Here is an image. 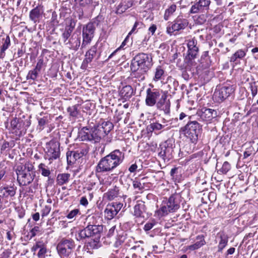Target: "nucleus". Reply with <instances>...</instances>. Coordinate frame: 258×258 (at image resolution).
Returning <instances> with one entry per match:
<instances>
[{"instance_id":"20","label":"nucleus","mask_w":258,"mask_h":258,"mask_svg":"<svg viewBox=\"0 0 258 258\" xmlns=\"http://www.w3.org/2000/svg\"><path fill=\"white\" fill-rule=\"evenodd\" d=\"M80 37L76 33H73L64 44L70 49L77 51L80 46Z\"/></svg>"},{"instance_id":"13","label":"nucleus","mask_w":258,"mask_h":258,"mask_svg":"<svg viewBox=\"0 0 258 258\" xmlns=\"http://www.w3.org/2000/svg\"><path fill=\"white\" fill-rule=\"evenodd\" d=\"M163 93L162 90L157 89H147L145 100L146 105L149 106H154Z\"/></svg>"},{"instance_id":"25","label":"nucleus","mask_w":258,"mask_h":258,"mask_svg":"<svg viewBox=\"0 0 258 258\" xmlns=\"http://www.w3.org/2000/svg\"><path fill=\"white\" fill-rule=\"evenodd\" d=\"M38 250L37 256L39 258H44L47 252V249L45 245L42 242H37L32 247V251L35 252Z\"/></svg>"},{"instance_id":"32","label":"nucleus","mask_w":258,"mask_h":258,"mask_svg":"<svg viewBox=\"0 0 258 258\" xmlns=\"http://www.w3.org/2000/svg\"><path fill=\"white\" fill-rule=\"evenodd\" d=\"M71 175L69 173L58 174L56 177V182L59 185H62L68 183Z\"/></svg>"},{"instance_id":"42","label":"nucleus","mask_w":258,"mask_h":258,"mask_svg":"<svg viewBox=\"0 0 258 258\" xmlns=\"http://www.w3.org/2000/svg\"><path fill=\"white\" fill-rule=\"evenodd\" d=\"M38 74L39 72L35 70V69L30 70L29 71L26 76V79L27 80L31 79L33 81H35L37 78Z\"/></svg>"},{"instance_id":"40","label":"nucleus","mask_w":258,"mask_h":258,"mask_svg":"<svg viewBox=\"0 0 258 258\" xmlns=\"http://www.w3.org/2000/svg\"><path fill=\"white\" fill-rule=\"evenodd\" d=\"M38 168L41 171V174L45 177H48L50 174V171L49 168L43 163H40L38 166Z\"/></svg>"},{"instance_id":"2","label":"nucleus","mask_w":258,"mask_h":258,"mask_svg":"<svg viewBox=\"0 0 258 258\" xmlns=\"http://www.w3.org/2000/svg\"><path fill=\"white\" fill-rule=\"evenodd\" d=\"M33 168L32 165L26 164L17 167V180L20 186H26L33 181L35 174L32 171Z\"/></svg>"},{"instance_id":"47","label":"nucleus","mask_w":258,"mask_h":258,"mask_svg":"<svg viewBox=\"0 0 258 258\" xmlns=\"http://www.w3.org/2000/svg\"><path fill=\"white\" fill-rule=\"evenodd\" d=\"M230 164L227 161H225L223 164L221 168H220L218 171L222 174H226L230 169Z\"/></svg>"},{"instance_id":"14","label":"nucleus","mask_w":258,"mask_h":258,"mask_svg":"<svg viewBox=\"0 0 258 258\" xmlns=\"http://www.w3.org/2000/svg\"><path fill=\"white\" fill-rule=\"evenodd\" d=\"M235 87L234 85L224 86L214 92V96L217 101H222L234 93Z\"/></svg>"},{"instance_id":"45","label":"nucleus","mask_w":258,"mask_h":258,"mask_svg":"<svg viewBox=\"0 0 258 258\" xmlns=\"http://www.w3.org/2000/svg\"><path fill=\"white\" fill-rule=\"evenodd\" d=\"M72 32L71 30L65 28L64 31L62 34V38L64 44L69 40V38L71 37Z\"/></svg>"},{"instance_id":"15","label":"nucleus","mask_w":258,"mask_h":258,"mask_svg":"<svg viewBox=\"0 0 258 258\" xmlns=\"http://www.w3.org/2000/svg\"><path fill=\"white\" fill-rule=\"evenodd\" d=\"M95 27L93 23H89L83 29V42L82 47L89 44L94 37Z\"/></svg>"},{"instance_id":"55","label":"nucleus","mask_w":258,"mask_h":258,"mask_svg":"<svg viewBox=\"0 0 258 258\" xmlns=\"http://www.w3.org/2000/svg\"><path fill=\"white\" fill-rule=\"evenodd\" d=\"M51 211V207L49 206H45L42 210L41 215L42 216L45 217L47 216Z\"/></svg>"},{"instance_id":"28","label":"nucleus","mask_w":258,"mask_h":258,"mask_svg":"<svg viewBox=\"0 0 258 258\" xmlns=\"http://www.w3.org/2000/svg\"><path fill=\"white\" fill-rule=\"evenodd\" d=\"M119 94L124 99H129L134 94L133 89L130 85H126L122 88Z\"/></svg>"},{"instance_id":"10","label":"nucleus","mask_w":258,"mask_h":258,"mask_svg":"<svg viewBox=\"0 0 258 258\" xmlns=\"http://www.w3.org/2000/svg\"><path fill=\"white\" fill-rule=\"evenodd\" d=\"M60 155L59 143L51 140L46 144V156L49 160L56 159Z\"/></svg>"},{"instance_id":"33","label":"nucleus","mask_w":258,"mask_h":258,"mask_svg":"<svg viewBox=\"0 0 258 258\" xmlns=\"http://www.w3.org/2000/svg\"><path fill=\"white\" fill-rule=\"evenodd\" d=\"M105 215L108 219H112L113 217L117 215V212L115 211V209L113 208L112 205L108 204L105 211H104Z\"/></svg>"},{"instance_id":"62","label":"nucleus","mask_w":258,"mask_h":258,"mask_svg":"<svg viewBox=\"0 0 258 258\" xmlns=\"http://www.w3.org/2000/svg\"><path fill=\"white\" fill-rule=\"evenodd\" d=\"M133 186L135 188H139L140 189L143 188L142 183L138 181H134L133 182Z\"/></svg>"},{"instance_id":"39","label":"nucleus","mask_w":258,"mask_h":258,"mask_svg":"<svg viewBox=\"0 0 258 258\" xmlns=\"http://www.w3.org/2000/svg\"><path fill=\"white\" fill-rule=\"evenodd\" d=\"M100 237L92 238L90 241L88 243V246H90L92 249H96L99 247V243Z\"/></svg>"},{"instance_id":"52","label":"nucleus","mask_w":258,"mask_h":258,"mask_svg":"<svg viewBox=\"0 0 258 258\" xmlns=\"http://www.w3.org/2000/svg\"><path fill=\"white\" fill-rule=\"evenodd\" d=\"M92 0H74L76 4L81 7H86L91 4Z\"/></svg>"},{"instance_id":"56","label":"nucleus","mask_w":258,"mask_h":258,"mask_svg":"<svg viewBox=\"0 0 258 258\" xmlns=\"http://www.w3.org/2000/svg\"><path fill=\"white\" fill-rule=\"evenodd\" d=\"M110 205H112L113 206V208H114L115 209V211H116L117 213H118V212L120 210L123 205L122 204L117 202L113 203Z\"/></svg>"},{"instance_id":"35","label":"nucleus","mask_w":258,"mask_h":258,"mask_svg":"<svg viewBox=\"0 0 258 258\" xmlns=\"http://www.w3.org/2000/svg\"><path fill=\"white\" fill-rule=\"evenodd\" d=\"M246 55V51L242 49H239L236 51L230 57L231 62H235L237 59H242Z\"/></svg>"},{"instance_id":"19","label":"nucleus","mask_w":258,"mask_h":258,"mask_svg":"<svg viewBox=\"0 0 258 258\" xmlns=\"http://www.w3.org/2000/svg\"><path fill=\"white\" fill-rule=\"evenodd\" d=\"M158 109L163 110L165 114L170 112V103L167 99V95L164 93L155 104Z\"/></svg>"},{"instance_id":"51","label":"nucleus","mask_w":258,"mask_h":258,"mask_svg":"<svg viewBox=\"0 0 258 258\" xmlns=\"http://www.w3.org/2000/svg\"><path fill=\"white\" fill-rule=\"evenodd\" d=\"M156 224V222L154 220H152L148 222L145 225L144 229L146 231L150 230Z\"/></svg>"},{"instance_id":"64","label":"nucleus","mask_w":258,"mask_h":258,"mask_svg":"<svg viewBox=\"0 0 258 258\" xmlns=\"http://www.w3.org/2000/svg\"><path fill=\"white\" fill-rule=\"evenodd\" d=\"M80 204L85 206H87L88 204V200L86 198V197H83L81 198Z\"/></svg>"},{"instance_id":"58","label":"nucleus","mask_w":258,"mask_h":258,"mask_svg":"<svg viewBox=\"0 0 258 258\" xmlns=\"http://www.w3.org/2000/svg\"><path fill=\"white\" fill-rule=\"evenodd\" d=\"M47 122V118L44 117L43 118H40L38 119V124L40 127L41 129L43 128V126Z\"/></svg>"},{"instance_id":"6","label":"nucleus","mask_w":258,"mask_h":258,"mask_svg":"<svg viewBox=\"0 0 258 258\" xmlns=\"http://www.w3.org/2000/svg\"><path fill=\"white\" fill-rule=\"evenodd\" d=\"M82 141H89L94 143H98L102 137L101 134L96 126L88 128L83 127L79 133Z\"/></svg>"},{"instance_id":"7","label":"nucleus","mask_w":258,"mask_h":258,"mask_svg":"<svg viewBox=\"0 0 258 258\" xmlns=\"http://www.w3.org/2000/svg\"><path fill=\"white\" fill-rule=\"evenodd\" d=\"M180 197L177 194L171 195L166 205L162 206L159 212L162 213V216L167 215L170 212H174L177 210L180 207Z\"/></svg>"},{"instance_id":"4","label":"nucleus","mask_w":258,"mask_h":258,"mask_svg":"<svg viewBox=\"0 0 258 258\" xmlns=\"http://www.w3.org/2000/svg\"><path fill=\"white\" fill-rule=\"evenodd\" d=\"M153 65L152 57L149 54L139 53L133 58L131 64V69L139 68L149 70Z\"/></svg>"},{"instance_id":"48","label":"nucleus","mask_w":258,"mask_h":258,"mask_svg":"<svg viewBox=\"0 0 258 258\" xmlns=\"http://www.w3.org/2000/svg\"><path fill=\"white\" fill-rule=\"evenodd\" d=\"M165 125H162L158 122H153L150 124V127L153 131H160L163 128Z\"/></svg>"},{"instance_id":"50","label":"nucleus","mask_w":258,"mask_h":258,"mask_svg":"<svg viewBox=\"0 0 258 258\" xmlns=\"http://www.w3.org/2000/svg\"><path fill=\"white\" fill-rule=\"evenodd\" d=\"M59 16H66L71 13V9L67 7H62L59 10Z\"/></svg>"},{"instance_id":"38","label":"nucleus","mask_w":258,"mask_h":258,"mask_svg":"<svg viewBox=\"0 0 258 258\" xmlns=\"http://www.w3.org/2000/svg\"><path fill=\"white\" fill-rule=\"evenodd\" d=\"M88 153V150L86 149H80L75 151H71V154L73 155V157L75 159H80L84 155L87 154Z\"/></svg>"},{"instance_id":"53","label":"nucleus","mask_w":258,"mask_h":258,"mask_svg":"<svg viewBox=\"0 0 258 258\" xmlns=\"http://www.w3.org/2000/svg\"><path fill=\"white\" fill-rule=\"evenodd\" d=\"M79 213V209H75L70 211L67 215V217L69 219H72L75 218Z\"/></svg>"},{"instance_id":"57","label":"nucleus","mask_w":258,"mask_h":258,"mask_svg":"<svg viewBox=\"0 0 258 258\" xmlns=\"http://www.w3.org/2000/svg\"><path fill=\"white\" fill-rule=\"evenodd\" d=\"M67 162L69 164H73L76 161V159H75L73 157V155H72L71 154V152L67 153Z\"/></svg>"},{"instance_id":"49","label":"nucleus","mask_w":258,"mask_h":258,"mask_svg":"<svg viewBox=\"0 0 258 258\" xmlns=\"http://www.w3.org/2000/svg\"><path fill=\"white\" fill-rule=\"evenodd\" d=\"M127 9H128L125 7V4L121 3L117 8L116 13L117 14H121Z\"/></svg>"},{"instance_id":"11","label":"nucleus","mask_w":258,"mask_h":258,"mask_svg":"<svg viewBox=\"0 0 258 258\" xmlns=\"http://www.w3.org/2000/svg\"><path fill=\"white\" fill-rule=\"evenodd\" d=\"M16 187L6 186L0 187V209L4 204L8 202L9 200L16 193Z\"/></svg>"},{"instance_id":"21","label":"nucleus","mask_w":258,"mask_h":258,"mask_svg":"<svg viewBox=\"0 0 258 258\" xmlns=\"http://www.w3.org/2000/svg\"><path fill=\"white\" fill-rule=\"evenodd\" d=\"M197 41L195 39H192L188 41V55L189 59L195 58L198 54L199 47L197 46Z\"/></svg>"},{"instance_id":"63","label":"nucleus","mask_w":258,"mask_h":258,"mask_svg":"<svg viewBox=\"0 0 258 258\" xmlns=\"http://www.w3.org/2000/svg\"><path fill=\"white\" fill-rule=\"evenodd\" d=\"M197 19H195V20L197 22L198 24H202L206 21V19L205 17H196Z\"/></svg>"},{"instance_id":"60","label":"nucleus","mask_w":258,"mask_h":258,"mask_svg":"<svg viewBox=\"0 0 258 258\" xmlns=\"http://www.w3.org/2000/svg\"><path fill=\"white\" fill-rule=\"evenodd\" d=\"M43 62V60L42 59L38 60L36 64V66L34 69H35L39 73L41 70Z\"/></svg>"},{"instance_id":"31","label":"nucleus","mask_w":258,"mask_h":258,"mask_svg":"<svg viewBox=\"0 0 258 258\" xmlns=\"http://www.w3.org/2000/svg\"><path fill=\"white\" fill-rule=\"evenodd\" d=\"M196 240L197 241L195 242V243L188 246V249L191 250L197 249L206 243L204 237L203 235H199L197 236Z\"/></svg>"},{"instance_id":"5","label":"nucleus","mask_w":258,"mask_h":258,"mask_svg":"<svg viewBox=\"0 0 258 258\" xmlns=\"http://www.w3.org/2000/svg\"><path fill=\"white\" fill-rule=\"evenodd\" d=\"M102 231V225L89 224L84 229L80 231L79 237L80 239L90 237H101V233Z\"/></svg>"},{"instance_id":"27","label":"nucleus","mask_w":258,"mask_h":258,"mask_svg":"<svg viewBox=\"0 0 258 258\" xmlns=\"http://www.w3.org/2000/svg\"><path fill=\"white\" fill-rule=\"evenodd\" d=\"M197 130H181V131L189 139L190 141L194 144L197 143L199 136L201 134V132H197Z\"/></svg>"},{"instance_id":"29","label":"nucleus","mask_w":258,"mask_h":258,"mask_svg":"<svg viewBox=\"0 0 258 258\" xmlns=\"http://www.w3.org/2000/svg\"><path fill=\"white\" fill-rule=\"evenodd\" d=\"M165 76V70L161 66H158L155 69L153 81L156 82L164 80Z\"/></svg>"},{"instance_id":"3","label":"nucleus","mask_w":258,"mask_h":258,"mask_svg":"<svg viewBox=\"0 0 258 258\" xmlns=\"http://www.w3.org/2000/svg\"><path fill=\"white\" fill-rule=\"evenodd\" d=\"M76 244L71 238H62L58 242L56 250L61 258H69L75 248Z\"/></svg>"},{"instance_id":"59","label":"nucleus","mask_w":258,"mask_h":258,"mask_svg":"<svg viewBox=\"0 0 258 258\" xmlns=\"http://www.w3.org/2000/svg\"><path fill=\"white\" fill-rule=\"evenodd\" d=\"M11 254V252L10 250H5L1 254L0 258H9Z\"/></svg>"},{"instance_id":"44","label":"nucleus","mask_w":258,"mask_h":258,"mask_svg":"<svg viewBox=\"0 0 258 258\" xmlns=\"http://www.w3.org/2000/svg\"><path fill=\"white\" fill-rule=\"evenodd\" d=\"M66 22L67 24V26L66 28L67 29H70L72 31H73L74 28L76 25L75 21L71 18H68L66 19Z\"/></svg>"},{"instance_id":"12","label":"nucleus","mask_w":258,"mask_h":258,"mask_svg":"<svg viewBox=\"0 0 258 258\" xmlns=\"http://www.w3.org/2000/svg\"><path fill=\"white\" fill-rule=\"evenodd\" d=\"M22 124L24 125L25 122H24L23 120L20 118L14 117L11 120V126L12 131H14L13 133H15L16 136L20 137L26 134L27 128L30 125V122L29 121H27L26 123L25 124V127L23 129L21 128V125Z\"/></svg>"},{"instance_id":"37","label":"nucleus","mask_w":258,"mask_h":258,"mask_svg":"<svg viewBox=\"0 0 258 258\" xmlns=\"http://www.w3.org/2000/svg\"><path fill=\"white\" fill-rule=\"evenodd\" d=\"M11 41L10 37L8 35H6L5 37L3 38L2 39V46H1V55H2L3 53H5V51L9 47L10 45Z\"/></svg>"},{"instance_id":"46","label":"nucleus","mask_w":258,"mask_h":258,"mask_svg":"<svg viewBox=\"0 0 258 258\" xmlns=\"http://www.w3.org/2000/svg\"><path fill=\"white\" fill-rule=\"evenodd\" d=\"M249 88L250 89L252 96H255L257 93V86L256 85V82H251L249 83Z\"/></svg>"},{"instance_id":"26","label":"nucleus","mask_w":258,"mask_h":258,"mask_svg":"<svg viewBox=\"0 0 258 258\" xmlns=\"http://www.w3.org/2000/svg\"><path fill=\"white\" fill-rule=\"evenodd\" d=\"M119 193V187L116 186L109 189L103 195V199L108 201H112L117 198Z\"/></svg>"},{"instance_id":"8","label":"nucleus","mask_w":258,"mask_h":258,"mask_svg":"<svg viewBox=\"0 0 258 258\" xmlns=\"http://www.w3.org/2000/svg\"><path fill=\"white\" fill-rule=\"evenodd\" d=\"M159 156L164 161L167 160L169 161L173 157L172 153L173 152V144L171 140H167L160 145L158 149Z\"/></svg>"},{"instance_id":"17","label":"nucleus","mask_w":258,"mask_h":258,"mask_svg":"<svg viewBox=\"0 0 258 258\" xmlns=\"http://www.w3.org/2000/svg\"><path fill=\"white\" fill-rule=\"evenodd\" d=\"M97 52V46L94 45L88 50L85 54V58L83 60L81 68L83 70H86L88 67V64L92 62L93 58L96 55Z\"/></svg>"},{"instance_id":"34","label":"nucleus","mask_w":258,"mask_h":258,"mask_svg":"<svg viewBox=\"0 0 258 258\" xmlns=\"http://www.w3.org/2000/svg\"><path fill=\"white\" fill-rule=\"evenodd\" d=\"M43 14V6L42 4H39L30 11L29 16H41Z\"/></svg>"},{"instance_id":"41","label":"nucleus","mask_w":258,"mask_h":258,"mask_svg":"<svg viewBox=\"0 0 258 258\" xmlns=\"http://www.w3.org/2000/svg\"><path fill=\"white\" fill-rule=\"evenodd\" d=\"M221 240L218 245V250L221 251L227 245L228 239L226 236L223 235L220 236Z\"/></svg>"},{"instance_id":"23","label":"nucleus","mask_w":258,"mask_h":258,"mask_svg":"<svg viewBox=\"0 0 258 258\" xmlns=\"http://www.w3.org/2000/svg\"><path fill=\"white\" fill-rule=\"evenodd\" d=\"M200 116L203 120L210 121L217 116V112L216 110L210 108H203Z\"/></svg>"},{"instance_id":"61","label":"nucleus","mask_w":258,"mask_h":258,"mask_svg":"<svg viewBox=\"0 0 258 258\" xmlns=\"http://www.w3.org/2000/svg\"><path fill=\"white\" fill-rule=\"evenodd\" d=\"M121 3L125 4V7L127 9L132 7V6L133 5V0H122Z\"/></svg>"},{"instance_id":"24","label":"nucleus","mask_w":258,"mask_h":258,"mask_svg":"<svg viewBox=\"0 0 258 258\" xmlns=\"http://www.w3.org/2000/svg\"><path fill=\"white\" fill-rule=\"evenodd\" d=\"M131 74L133 78L135 79V81L142 82L145 79L146 74L149 70L137 68H134Z\"/></svg>"},{"instance_id":"9","label":"nucleus","mask_w":258,"mask_h":258,"mask_svg":"<svg viewBox=\"0 0 258 258\" xmlns=\"http://www.w3.org/2000/svg\"><path fill=\"white\" fill-rule=\"evenodd\" d=\"M133 214L136 219L139 220L147 219L149 215L145 203L143 201H138L134 207Z\"/></svg>"},{"instance_id":"1","label":"nucleus","mask_w":258,"mask_h":258,"mask_svg":"<svg viewBox=\"0 0 258 258\" xmlns=\"http://www.w3.org/2000/svg\"><path fill=\"white\" fill-rule=\"evenodd\" d=\"M124 158L123 153L119 150H115L101 159L96 167V171L111 172L123 162Z\"/></svg>"},{"instance_id":"18","label":"nucleus","mask_w":258,"mask_h":258,"mask_svg":"<svg viewBox=\"0 0 258 258\" xmlns=\"http://www.w3.org/2000/svg\"><path fill=\"white\" fill-rule=\"evenodd\" d=\"M188 25V22L186 20L178 19L174 22L171 26H169L167 28V33L170 35L175 31L184 29Z\"/></svg>"},{"instance_id":"54","label":"nucleus","mask_w":258,"mask_h":258,"mask_svg":"<svg viewBox=\"0 0 258 258\" xmlns=\"http://www.w3.org/2000/svg\"><path fill=\"white\" fill-rule=\"evenodd\" d=\"M41 231L40 227L38 226H35L30 231L31 237H34L37 233Z\"/></svg>"},{"instance_id":"22","label":"nucleus","mask_w":258,"mask_h":258,"mask_svg":"<svg viewBox=\"0 0 258 258\" xmlns=\"http://www.w3.org/2000/svg\"><path fill=\"white\" fill-rule=\"evenodd\" d=\"M96 126L103 138L111 131L113 127V125L112 122L109 121H102L101 123H99Z\"/></svg>"},{"instance_id":"36","label":"nucleus","mask_w":258,"mask_h":258,"mask_svg":"<svg viewBox=\"0 0 258 258\" xmlns=\"http://www.w3.org/2000/svg\"><path fill=\"white\" fill-rule=\"evenodd\" d=\"M78 107L79 105L76 104L72 106H70L67 108V111L71 117L74 118H75L77 117L79 113Z\"/></svg>"},{"instance_id":"30","label":"nucleus","mask_w":258,"mask_h":258,"mask_svg":"<svg viewBox=\"0 0 258 258\" xmlns=\"http://www.w3.org/2000/svg\"><path fill=\"white\" fill-rule=\"evenodd\" d=\"M181 130H197V132H201L202 125L197 121H189Z\"/></svg>"},{"instance_id":"16","label":"nucleus","mask_w":258,"mask_h":258,"mask_svg":"<svg viewBox=\"0 0 258 258\" xmlns=\"http://www.w3.org/2000/svg\"><path fill=\"white\" fill-rule=\"evenodd\" d=\"M210 4V0H196L195 4L191 6L189 12L191 14L203 12L209 9Z\"/></svg>"},{"instance_id":"43","label":"nucleus","mask_w":258,"mask_h":258,"mask_svg":"<svg viewBox=\"0 0 258 258\" xmlns=\"http://www.w3.org/2000/svg\"><path fill=\"white\" fill-rule=\"evenodd\" d=\"M177 8L175 4H172L166 9L164 16H170L173 14V13L176 11Z\"/></svg>"}]
</instances>
